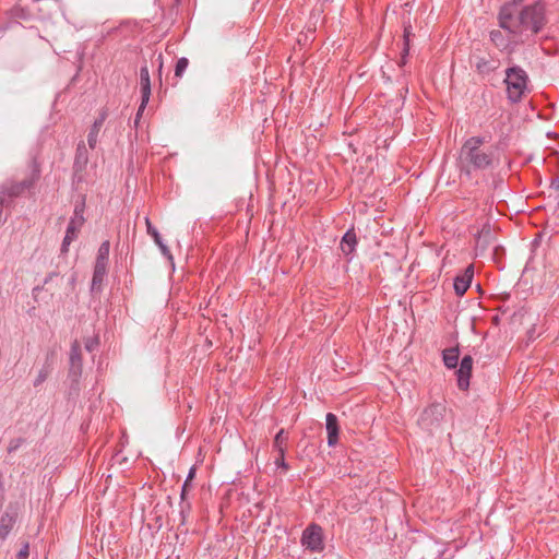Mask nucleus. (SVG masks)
<instances>
[{"instance_id": "nucleus-1", "label": "nucleus", "mask_w": 559, "mask_h": 559, "mask_svg": "<svg viewBox=\"0 0 559 559\" xmlns=\"http://www.w3.org/2000/svg\"><path fill=\"white\" fill-rule=\"evenodd\" d=\"M499 25L511 35L514 43L535 36L545 25V8L540 3L524 5L522 0H513L501 7Z\"/></svg>"}, {"instance_id": "nucleus-2", "label": "nucleus", "mask_w": 559, "mask_h": 559, "mask_svg": "<svg viewBox=\"0 0 559 559\" xmlns=\"http://www.w3.org/2000/svg\"><path fill=\"white\" fill-rule=\"evenodd\" d=\"M485 138L471 136L460 148L457 165L461 173L471 175L473 171L492 169L498 165V156L492 147H484Z\"/></svg>"}, {"instance_id": "nucleus-3", "label": "nucleus", "mask_w": 559, "mask_h": 559, "mask_svg": "<svg viewBox=\"0 0 559 559\" xmlns=\"http://www.w3.org/2000/svg\"><path fill=\"white\" fill-rule=\"evenodd\" d=\"M504 83L507 85L508 98L516 103L519 102L527 88V74L520 67L507 69Z\"/></svg>"}, {"instance_id": "nucleus-4", "label": "nucleus", "mask_w": 559, "mask_h": 559, "mask_svg": "<svg viewBox=\"0 0 559 559\" xmlns=\"http://www.w3.org/2000/svg\"><path fill=\"white\" fill-rule=\"evenodd\" d=\"M37 179V175L24 179L22 181H5L0 186V194L1 197L10 204V202L20 195H22L26 190H29Z\"/></svg>"}, {"instance_id": "nucleus-5", "label": "nucleus", "mask_w": 559, "mask_h": 559, "mask_svg": "<svg viewBox=\"0 0 559 559\" xmlns=\"http://www.w3.org/2000/svg\"><path fill=\"white\" fill-rule=\"evenodd\" d=\"M83 213H84V202L75 205L74 215L68 225L66 236H64L62 245H61V252H63V253L67 252L70 243L78 237V234L85 221Z\"/></svg>"}, {"instance_id": "nucleus-6", "label": "nucleus", "mask_w": 559, "mask_h": 559, "mask_svg": "<svg viewBox=\"0 0 559 559\" xmlns=\"http://www.w3.org/2000/svg\"><path fill=\"white\" fill-rule=\"evenodd\" d=\"M445 414V406L441 403H433L425 408L419 417V425L431 430L439 427Z\"/></svg>"}, {"instance_id": "nucleus-7", "label": "nucleus", "mask_w": 559, "mask_h": 559, "mask_svg": "<svg viewBox=\"0 0 559 559\" xmlns=\"http://www.w3.org/2000/svg\"><path fill=\"white\" fill-rule=\"evenodd\" d=\"M493 240L495 235L492 233L491 226L489 224H485L476 237L475 254L477 257L484 255L489 246L492 245Z\"/></svg>"}, {"instance_id": "nucleus-8", "label": "nucleus", "mask_w": 559, "mask_h": 559, "mask_svg": "<svg viewBox=\"0 0 559 559\" xmlns=\"http://www.w3.org/2000/svg\"><path fill=\"white\" fill-rule=\"evenodd\" d=\"M302 545L311 550H320L322 548L321 527L317 525L309 526L304 532Z\"/></svg>"}, {"instance_id": "nucleus-9", "label": "nucleus", "mask_w": 559, "mask_h": 559, "mask_svg": "<svg viewBox=\"0 0 559 559\" xmlns=\"http://www.w3.org/2000/svg\"><path fill=\"white\" fill-rule=\"evenodd\" d=\"M473 358L467 355L461 360L460 368L457 370V386L466 391L469 386V378L472 376Z\"/></svg>"}, {"instance_id": "nucleus-10", "label": "nucleus", "mask_w": 559, "mask_h": 559, "mask_svg": "<svg viewBox=\"0 0 559 559\" xmlns=\"http://www.w3.org/2000/svg\"><path fill=\"white\" fill-rule=\"evenodd\" d=\"M140 85H141V94L142 102L139 107L136 119L140 117L141 112L144 110L146 104L148 103L151 95V82H150V73L147 67H142L140 70Z\"/></svg>"}, {"instance_id": "nucleus-11", "label": "nucleus", "mask_w": 559, "mask_h": 559, "mask_svg": "<svg viewBox=\"0 0 559 559\" xmlns=\"http://www.w3.org/2000/svg\"><path fill=\"white\" fill-rule=\"evenodd\" d=\"M474 276V265L469 264L462 275L454 280V290L459 296H463L469 288L472 278Z\"/></svg>"}, {"instance_id": "nucleus-12", "label": "nucleus", "mask_w": 559, "mask_h": 559, "mask_svg": "<svg viewBox=\"0 0 559 559\" xmlns=\"http://www.w3.org/2000/svg\"><path fill=\"white\" fill-rule=\"evenodd\" d=\"M70 373L78 377L82 372L81 347L78 341H74L70 352Z\"/></svg>"}, {"instance_id": "nucleus-13", "label": "nucleus", "mask_w": 559, "mask_h": 559, "mask_svg": "<svg viewBox=\"0 0 559 559\" xmlns=\"http://www.w3.org/2000/svg\"><path fill=\"white\" fill-rule=\"evenodd\" d=\"M325 427L328 431V444L333 447L338 441V423L337 417L334 414H326Z\"/></svg>"}, {"instance_id": "nucleus-14", "label": "nucleus", "mask_w": 559, "mask_h": 559, "mask_svg": "<svg viewBox=\"0 0 559 559\" xmlns=\"http://www.w3.org/2000/svg\"><path fill=\"white\" fill-rule=\"evenodd\" d=\"M106 118H107V111L103 110L99 114V117L94 121V123L90 130L88 136H87V142H88V145L91 148L95 147V145L97 143L98 133H99L100 128L104 124V121L106 120Z\"/></svg>"}, {"instance_id": "nucleus-15", "label": "nucleus", "mask_w": 559, "mask_h": 559, "mask_svg": "<svg viewBox=\"0 0 559 559\" xmlns=\"http://www.w3.org/2000/svg\"><path fill=\"white\" fill-rule=\"evenodd\" d=\"M107 273V265L104 263H96L94 266V273L92 278V292L100 290L103 282Z\"/></svg>"}, {"instance_id": "nucleus-16", "label": "nucleus", "mask_w": 559, "mask_h": 559, "mask_svg": "<svg viewBox=\"0 0 559 559\" xmlns=\"http://www.w3.org/2000/svg\"><path fill=\"white\" fill-rule=\"evenodd\" d=\"M357 245L356 234L353 229L345 233L341 241V250L344 254L349 255L355 251Z\"/></svg>"}, {"instance_id": "nucleus-17", "label": "nucleus", "mask_w": 559, "mask_h": 559, "mask_svg": "<svg viewBox=\"0 0 559 559\" xmlns=\"http://www.w3.org/2000/svg\"><path fill=\"white\" fill-rule=\"evenodd\" d=\"M14 523H15L14 516L9 513H4L0 518V539L7 538V536L11 532Z\"/></svg>"}, {"instance_id": "nucleus-18", "label": "nucleus", "mask_w": 559, "mask_h": 559, "mask_svg": "<svg viewBox=\"0 0 559 559\" xmlns=\"http://www.w3.org/2000/svg\"><path fill=\"white\" fill-rule=\"evenodd\" d=\"M443 362L447 368L453 369L457 366L459 361V349L457 348H447L443 350Z\"/></svg>"}, {"instance_id": "nucleus-19", "label": "nucleus", "mask_w": 559, "mask_h": 559, "mask_svg": "<svg viewBox=\"0 0 559 559\" xmlns=\"http://www.w3.org/2000/svg\"><path fill=\"white\" fill-rule=\"evenodd\" d=\"M110 243L108 240L104 241L98 249L96 263H104L107 265L109 258Z\"/></svg>"}, {"instance_id": "nucleus-20", "label": "nucleus", "mask_w": 559, "mask_h": 559, "mask_svg": "<svg viewBox=\"0 0 559 559\" xmlns=\"http://www.w3.org/2000/svg\"><path fill=\"white\" fill-rule=\"evenodd\" d=\"M490 39L495 44V46L500 49H504L508 47V40L504 38L502 32L499 29L490 32Z\"/></svg>"}, {"instance_id": "nucleus-21", "label": "nucleus", "mask_w": 559, "mask_h": 559, "mask_svg": "<svg viewBox=\"0 0 559 559\" xmlns=\"http://www.w3.org/2000/svg\"><path fill=\"white\" fill-rule=\"evenodd\" d=\"M49 373H50L49 366L48 365L43 366L38 370L37 376L34 379V382H33L34 386L37 388V386L41 385L47 380Z\"/></svg>"}, {"instance_id": "nucleus-22", "label": "nucleus", "mask_w": 559, "mask_h": 559, "mask_svg": "<svg viewBox=\"0 0 559 559\" xmlns=\"http://www.w3.org/2000/svg\"><path fill=\"white\" fill-rule=\"evenodd\" d=\"M145 225H146L147 234L153 237L155 242H159V240H162V237H160L158 230L152 225L148 217L145 218Z\"/></svg>"}, {"instance_id": "nucleus-23", "label": "nucleus", "mask_w": 559, "mask_h": 559, "mask_svg": "<svg viewBox=\"0 0 559 559\" xmlns=\"http://www.w3.org/2000/svg\"><path fill=\"white\" fill-rule=\"evenodd\" d=\"M409 36H411V26L404 27V48H403V55H402V61L404 62L405 57L408 53L409 50Z\"/></svg>"}, {"instance_id": "nucleus-24", "label": "nucleus", "mask_w": 559, "mask_h": 559, "mask_svg": "<svg viewBox=\"0 0 559 559\" xmlns=\"http://www.w3.org/2000/svg\"><path fill=\"white\" fill-rule=\"evenodd\" d=\"M189 61L187 58H180L176 63L175 75L181 76L187 70Z\"/></svg>"}, {"instance_id": "nucleus-25", "label": "nucleus", "mask_w": 559, "mask_h": 559, "mask_svg": "<svg viewBox=\"0 0 559 559\" xmlns=\"http://www.w3.org/2000/svg\"><path fill=\"white\" fill-rule=\"evenodd\" d=\"M195 467H191L181 490V499H185L189 483L194 478Z\"/></svg>"}, {"instance_id": "nucleus-26", "label": "nucleus", "mask_w": 559, "mask_h": 559, "mask_svg": "<svg viewBox=\"0 0 559 559\" xmlns=\"http://www.w3.org/2000/svg\"><path fill=\"white\" fill-rule=\"evenodd\" d=\"M163 255H165L169 261H173V254L170 253L168 247L163 242V240H159V242H155Z\"/></svg>"}, {"instance_id": "nucleus-27", "label": "nucleus", "mask_w": 559, "mask_h": 559, "mask_svg": "<svg viewBox=\"0 0 559 559\" xmlns=\"http://www.w3.org/2000/svg\"><path fill=\"white\" fill-rule=\"evenodd\" d=\"M28 551H29V546L28 544H24L22 546V548L20 549L19 554H17V559H27L28 557Z\"/></svg>"}, {"instance_id": "nucleus-28", "label": "nucleus", "mask_w": 559, "mask_h": 559, "mask_svg": "<svg viewBox=\"0 0 559 559\" xmlns=\"http://www.w3.org/2000/svg\"><path fill=\"white\" fill-rule=\"evenodd\" d=\"M98 344V341L97 338H88L86 342H85V348L88 350V352H92L96 348Z\"/></svg>"}, {"instance_id": "nucleus-29", "label": "nucleus", "mask_w": 559, "mask_h": 559, "mask_svg": "<svg viewBox=\"0 0 559 559\" xmlns=\"http://www.w3.org/2000/svg\"><path fill=\"white\" fill-rule=\"evenodd\" d=\"M551 187L556 190H559V177L555 178L552 181H551Z\"/></svg>"}, {"instance_id": "nucleus-30", "label": "nucleus", "mask_w": 559, "mask_h": 559, "mask_svg": "<svg viewBox=\"0 0 559 559\" xmlns=\"http://www.w3.org/2000/svg\"><path fill=\"white\" fill-rule=\"evenodd\" d=\"M274 441H275V443H278V442H280V432H277V433L274 436Z\"/></svg>"}, {"instance_id": "nucleus-31", "label": "nucleus", "mask_w": 559, "mask_h": 559, "mask_svg": "<svg viewBox=\"0 0 559 559\" xmlns=\"http://www.w3.org/2000/svg\"><path fill=\"white\" fill-rule=\"evenodd\" d=\"M281 466H282V469L286 467V464L283 460H282Z\"/></svg>"}, {"instance_id": "nucleus-32", "label": "nucleus", "mask_w": 559, "mask_h": 559, "mask_svg": "<svg viewBox=\"0 0 559 559\" xmlns=\"http://www.w3.org/2000/svg\"><path fill=\"white\" fill-rule=\"evenodd\" d=\"M274 463H275L276 465H280V457H276Z\"/></svg>"}]
</instances>
